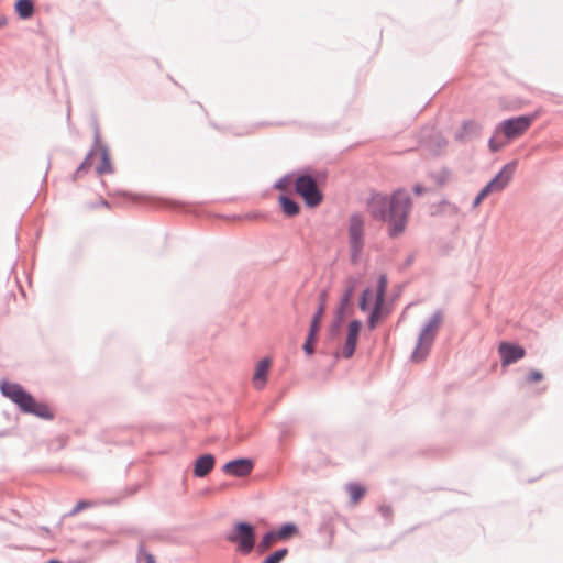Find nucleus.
<instances>
[{
    "mask_svg": "<svg viewBox=\"0 0 563 563\" xmlns=\"http://www.w3.org/2000/svg\"><path fill=\"white\" fill-rule=\"evenodd\" d=\"M498 352L501 357L503 366H508L526 355V351L522 346L511 344L508 342H501L498 347Z\"/></svg>",
    "mask_w": 563,
    "mask_h": 563,
    "instance_id": "9b49d317",
    "label": "nucleus"
},
{
    "mask_svg": "<svg viewBox=\"0 0 563 563\" xmlns=\"http://www.w3.org/2000/svg\"><path fill=\"white\" fill-rule=\"evenodd\" d=\"M387 287V279L385 276H380L376 289L364 290L360 308L362 311L372 310L368 318V327L374 329L377 323L386 316L384 311V297Z\"/></svg>",
    "mask_w": 563,
    "mask_h": 563,
    "instance_id": "7ed1b4c3",
    "label": "nucleus"
},
{
    "mask_svg": "<svg viewBox=\"0 0 563 563\" xmlns=\"http://www.w3.org/2000/svg\"><path fill=\"white\" fill-rule=\"evenodd\" d=\"M295 188L308 207H317L321 203L323 196L316 178H296Z\"/></svg>",
    "mask_w": 563,
    "mask_h": 563,
    "instance_id": "0eeeda50",
    "label": "nucleus"
},
{
    "mask_svg": "<svg viewBox=\"0 0 563 563\" xmlns=\"http://www.w3.org/2000/svg\"><path fill=\"white\" fill-rule=\"evenodd\" d=\"M284 183H285V179H282L280 181H278V183L275 185V187H276V188H278V189H283V188H284V186H285V184H284Z\"/></svg>",
    "mask_w": 563,
    "mask_h": 563,
    "instance_id": "473e14b6",
    "label": "nucleus"
},
{
    "mask_svg": "<svg viewBox=\"0 0 563 563\" xmlns=\"http://www.w3.org/2000/svg\"><path fill=\"white\" fill-rule=\"evenodd\" d=\"M355 285H356V282L354 279H350L347 282L346 289L344 290V292L342 295V298H341V301H340V307L338 309V317L340 319L343 317L345 308L349 306V303L352 300L353 292H354V289H355Z\"/></svg>",
    "mask_w": 563,
    "mask_h": 563,
    "instance_id": "a211bd4d",
    "label": "nucleus"
},
{
    "mask_svg": "<svg viewBox=\"0 0 563 563\" xmlns=\"http://www.w3.org/2000/svg\"><path fill=\"white\" fill-rule=\"evenodd\" d=\"M272 362L269 358L265 357L261 360L256 366L253 374L252 383L256 389H263L266 382L267 375L271 368Z\"/></svg>",
    "mask_w": 563,
    "mask_h": 563,
    "instance_id": "2eb2a0df",
    "label": "nucleus"
},
{
    "mask_svg": "<svg viewBox=\"0 0 563 563\" xmlns=\"http://www.w3.org/2000/svg\"><path fill=\"white\" fill-rule=\"evenodd\" d=\"M227 540L236 544V550L244 554L250 553L255 544V533L251 525L239 522L227 536Z\"/></svg>",
    "mask_w": 563,
    "mask_h": 563,
    "instance_id": "423d86ee",
    "label": "nucleus"
},
{
    "mask_svg": "<svg viewBox=\"0 0 563 563\" xmlns=\"http://www.w3.org/2000/svg\"><path fill=\"white\" fill-rule=\"evenodd\" d=\"M92 506H93V503H91V501L80 500V501H78L76 504V506L71 510L70 515H77L78 512H80L85 508L92 507Z\"/></svg>",
    "mask_w": 563,
    "mask_h": 563,
    "instance_id": "c85d7f7f",
    "label": "nucleus"
},
{
    "mask_svg": "<svg viewBox=\"0 0 563 563\" xmlns=\"http://www.w3.org/2000/svg\"><path fill=\"white\" fill-rule=\"evenodd\" d=\"M517 168V162H510L506 164L495 176H511Z\"/></svg>",
    "mask_w": 563,
    "mask_h": 563,
    "instance_id": "cd10ccee",
    "label": "nucleus"
},
{
    "mask_svg": "<svg viewBox=\"0 0 563 563\" xmlns=\"http://www.w3.org/2000/svg\"><path fill=\"white\" fill-rule=\"evenodd\" d=\"M14 9L20 19L27 20L34 13V3L32 0H18Z\"/></svg>",
    "mask_w": 563,
    "mask_h": 563,
    "instance_id": "6ab92c4d",
    "label": "nucleus"
},
{
    "mask_svg": "<svg viewBox=\"0 0 563 563\" xmlns=\"http://www.w3.org/2000/svg\"><path fill=\"white\" fill-rule=\"evenodd\" d=\"M542 379L543 374L540 371H531L527 376V380L531 384L541 382Z\"/></svg>",
    "mask_w": 563,
    "mask_h": 563,
    "instance_id": "c756f323",
    "label": "nucleus"
},
{
    "mask_svg": "<svg viewBox=\"0 0 563 563\" xmlns=\"http://www.w3.org/2000/svg\"><path fill=\"white\" fill-rule=\"evenodd\" d=\"M361 328H362V323L360 321L353 320L350 322L349 328H347L345 343H344V345L342 347V352H341L343 357L350 358L353 356Z\"/></svg>",
    "mask_w": 563,
    "mask_h": 563,
    "instance_id": "f8f14e48",
    "label": "nucleus"
},
{
    "mask_svg": "<svg viewBox=\"0 0 563 563\" xmlns=\"http://www.w3.org/2000/svg\"><path fill=\"white\" fill-rule=\"evenodd\" d=\"M288 554V550L286 548L279 549L268 555L262 563H280L286 555Z\"/></svg>",
    "mask_w": 563,
    "mask_h": 563,
    "instance_id": "bb28decb",
    "label": "nucleus"
},
{
    "mask_svg": "<svg viewBox=\"0 0 563 563\" xmlns=\"http://www.w3.org/2000/svg\"><path fill=\"white\" fill-rule=\"evenodd\" d=\"M216 460L211 454L199 456L194 466V474L196 477H203L208 475L214 467Z\"/></svg>",
    "mask_w": 563,
    "mask_h": 563,
    "instance_id": "dca6fc26",
    "label": "nucleus"
},
{
    "mask_svg": "<svg viewBox=\"0 0 563 563\" xmlns=\"http://www.w3.org/2000/svg\"><path fill=\"white\" fill-rule=\"evenodd\" d=\"M285 176H327V173L323 170H317L311 166L299 168L295 172L287 173Z\"/></svg>",
    "mask_w": 563,
    "mask_h": 563,
    "instance_id": "393cba45",
    "label": "nucleus"
},
{
    "mask_svg": "<svg viewBox=\"0 0 563 563\" xmlns=\"http://www.w3.org/2000/svg\"><path fill=\"white\" fill-rule=\"evenodd\" d=\"M253 468V462L249 459H239L231 462H228L223 466V472L236 476V477H243L251 473Z\"/></svg>",
    "mask_w": 563,
    "mask_h": 563,
    "instance_id": "ddd939ff",
    "label": "nucleus"
},
{
    "mask_svg": "<svg viewBox=\"0 0 563 563\" xmlns=\"http://www.w3.org/2000/svg\"><path fill=\"white\" fill-rule=\"evenodd\" d=\"M279 202L283 209V212L288 217H294L299 213V206L288 197L282 195L279 197Z\"/></svg>",
    "mask_w": 563,
    "mask_h": 563,
    "instance_id": "b1692460",
    "label": "nucleus"
},
{
    "mask_svg": "<svg viewBox=\"0 0 563 563\" xmlns=\"http://www.w3.org/2000/svg\"><path fill=\"white\" fill-rule=\"evenodd\" d=\"M534 115H519L501 121L497 126L507 140L521 136L532 124Z\"/></svg>",
    "mask_w": 563,
    "mask_h": 563,
    "instance_id": "6e6552de",
    "label": "nucleus"
},
{
    "mask_svg": "<svg viewBox=\"0 0 563 563\" xmlns=\"http://www.w3.org/2000/svg\"><path fill=\"white\" fill-rule=\"evenodd\" d=\"M509 141L510 140H507L505 137V135L501 133V131H499V128L496 126L494 134L492 135V137L488 141L489 150L493 153H496L499 150H501L503 147H505Z\"/></svg>",
    "mask_w": 563,
    "mask_h": 563,
    "instance_id": "412c9836",
    "label": "nucleus"
},
{
    "mask_svg": "<svg viewBox=\"0 0 563 563\" xmlns=\"http://www.w3.org/2000/svg\"><path fill=\"white\" fill-rule=\"evenodd\" d=\"M448 145L446 140L438 132L433 131L430 141L426 142V146L433 153L440 154Z\"/></svg>",
    "mask_w": 563,
    "mask_h": 563,
    "instance_id": "aec40b11",
    "label": "nucleus"
},
{
    "mask_svg": "<svg viewBox=\"0 0 563 563\" xmlns=\"http://www.w3.org/2000/svg\"><path fill=\"white\" fill-rule=\"evenodd\" d=\"M278 537H277V533L276 531H269L267 532L266 534H264V537L262 538V540L258 542L257 544V552L258 553H264L266 552L271 547H273L277 541H278Z\"/></svg>",
    "mask_w": 563,
    "mask_h": 563,
    "instance_id": "5701e85b",
    "label": "nucleus"
},
{
    "mask_svg": "<svg viewBox=\"0 0 563 563\" xmlns=\"http://www.w3.org/2000/svg\"><path fill=\"white\" fill-rule=\"evenodd\" d=\"M91 170L98 175L113 173L109 150L100 142L98 132L95 134L93 147L87 153L85 159L77 167V173H89Z\"/></svg>",
    "mask_w": 563,
    "mask_h": 563,
    "instance_id": "20e7f679",
    "label": "nucleus"
},
{
    "mask_svg": "<svg viewBox=\"0 0 563 563\" xmlns=\"http://www.w3.org/2000/svg\"><path fill=\"white\" fill-rule=\"evenodd\" d=\"M442 318L440 313H435L428 324L422 329L419 340L417 343V346L412 353V360L415 362H421L423 361L427 355L429 354L430 347L433 343V340L437 335V332L440 328Z\"/></svg>",
    "mask_w": 563,
    "mask_h": 563,
    "instance_id": "39448f33",
    "label": "nucleus"
},
{
    "mask_svg": "<svg viewBox=\"0 0 563 563\" xmlns=\"http://www.w3.org/2000/svg\"><path fill=\"white\" fill-rule=\"evenodd\" d=\"M319 300H320L319 308L312 318L309 335L307 338L306 343L303 344V350L309 355L313 353V343L317 340V334L320 329V323H321V320H322L324 311H325L327 294L322 292L320 295Z\"/></svg>",
    "mask_w": 563,
    "mask_h": 563,
    "instance_id": "1a4fd4ad",
    "label": "nucleus"
},
{
    "mask_svg": "<svg viewBox=\"0 0 563 563\" xmlns=\"http://www.w3.org/2000/svg\"><path fill=\"white\" fill-rule=\"evenodd\" d=\"M346 492L350 496L351 504L356 505L365 496L366 487L357 483H350L346 485Z\"/></svg>",
    "mask_w": 563,
    "mask_h": 563,
    "instance_id": "4be33fe9",
    "label": "nucleus"
},
{
    "mask_svg": "<svg viewBox=\"0 0 563 563\" xmlns=\"http://www.w3.org/2000/svg\"><path fill=\"white\" fill-rule=\"evenodd\" d=\"M7 24V19L4 16H0V29Z\"/></svg>",
    "mask_w": 563,
    "mask_h": 563,
    "instance_id": "72a5a7b5",
    "label": "nucleus"
},
{
    "mask_svg": "<svg viewBox=\"0 0 563 563\" xmlns=\"http://www.w3.org/2000/svg\"><path fill=\"white\" fill-rule=\"evenodd\" d=\"M481 129V124L474 120L464 121L461 131L456 133L455 139L464 142L479 135Z\"/></svg>",
    "mask_w": 563,
    "mask_h": 563,
    "instance_id": "f3484780",
    "label": "nucleus"
},
{
    "mask_svg": "<svg viewBox=\"0 0 563 563\" xmlns=\"http://www.w3.org/2000/svg\"><path fill=\"white\" fill-rule=\"evenodd\" d=\"M507 179L508 178H493L474 199L473 207L477 208L481 205V202L490 194L500 192L501 190H504L508 185Z\"/></svg>",
    "mask_w": 563,
    "mask_h": 563,
    "instance_id": "4468645a",
    "label": "nucleus"
},
{
    "mask_svg": "<svg viewBox=\"0 0 563 563\" xmlns=\"http://www.w3.org/2000/svg\"><path fill=\"white\" fill-rule=\"evenodd\" d=\"M350 243L353 260L360 254L363 247L364 220L361 216H352L349 227Z\"/></svg>",
    "mask_w": 563,
    "mask_h": 563,
    "instance_id": "9d476101",
    "label": "nucleus"
},
{
    "mask_svg": "<svg viewBox=\"0 0 563 563\" xmlns=\"http://www.w3.org/2000/svg\"><path fill=\"white\" fill-rule=\"evenodd\" d=\"M2 394L16 404L24 412L35 415L43 419H52L51 409L42 402H37L22 386L13 383H3L1 385Z\"/></svg>",
    "mask_w": 563,
    "mask_h": 563,
    "instance_id": "f03ea898",
    "label": "nucleus"
},
{
    "mask_svg": "<svg viewBox=\"0 0 563 563\" xmlns=\"http://www.w3.org/2000/svg\"><path fill=\"white\" fill-rule=\"evenodd\" d=\"M276 533L279 540H287L297 533V527L294 523H286Z\"/></svg>",
    "mask_w": 563,
    "mask_h": 563,
    "instance_id": "a878e982",
    "label": "nucleus"
},
{
    "mask_svg": "<svg viewBox=\"0 0 563 563\" xmlns=\"http://www.w3.org/2000/svg\"><path fill=\"white\" fill-rule=\"evenodd\" d=\"M368 208L374 218L388 221L389 234L395 238L406 229L411 201L408 194L401 190L395 191L390 198L376 194L371 198Z\"/></svg>",
    "mask_w": 563,
    "mask_h": 563,
    "instance_id": "f257e3e1",
    "label": "nucleus"
},
{
    "mask_svg": "<svg viewBox=\"0 0 563 563\" xmlns=\"http://www.w3.org/2000/svg\"><path fill=\"white\" fill-rule=\"evenodd\" d=\"M142 560L144 561V563H155L154 556L146 552H142Z\"/></svg>",
    "mask_w": 563,
    "mask_h": 563,
    "instance_id": "2f4dec72",
    "label": "nucleus"
},
{
    "mask_svg": "<svg viewBox=\"0 0 563 563\" xmlns=\"http://www.w3.org/2000/svg\"><path fill=\"white\" fill-rule=\"evenodd\" d=\"M379 511L386 518H389L391 516V508L388 506H380Z\"/></svg>",
    "mask_w": 563,
    "mask_h": 563,
    "instance_id": "7c9ffc66",
    "label": "nucleus"
}]
</instances>
